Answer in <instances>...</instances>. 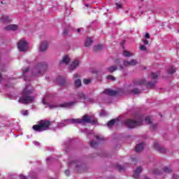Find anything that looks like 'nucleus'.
<instances>
[{
    "mask_svg": "<svg viewBox=\"0 0 179 179\" xmlns=\"http://www.w3.org/2000/svg\"><path fill=\"white\" fill-rule=\"evenodd\" d=\"M68 124H97V120L94 117V115H85L83 116L82 119H69L66 120L64 122L58 124L57 127H55L54 129L57 128H62L63 127H66Z\"/></svg>",
    "mask_w": 179,
    "mask_h": 179,
    "instance_id": "1",
    "label": "nucleus"
},
{
    "mask_svg": "<svg viewBox=\"0 0 179 179\" xmlns=\"http://www.w3.org/2000/svg\"><path fill=\"white\" fill-rule=\"evenodd\" d=\"M34 92V89L31 85H26L24 90L22 92L21 96H20L18 103L21 104H29V103H32L36 100V96H31Z\"/></svg>",
    "mask_w": 179,
    "mask_h": 179,
    "instance_id": "2",
    "label": "nucleus"
},
{
    "mask_svg": "<svg viewBox=\"0 0 179 179\" xmlns=\"http://www.w3.org/2000/svg\"><path fill=\"white\" fill-rule=\"evenodd\" d=\"M143 85H146L148 87H153L155 86V82L145 81V79L135 80L133 83L128 86L127 90L129 93H134V94H139L141 90L138 89V86H142Z\"/></svg>",
    "mask_w": 179,
    "mask_h": 179,
    "instance_id": "3",
    "label": "nucleus"
},
{
    "mask_svg": "<svg viewBox=\"0 0 179 179\" xmlns=\"http://www.w3.org/2000/svg\"><path fill=\"white\" fill-rule=\"evenodd\" d=\"M52 125V123L48 120H41L38 124L33 126L34 131L36 132H43V131H48L50 129V126Z\"/></svg>",
    "mask_w": 179,
    "mask_h": 179,
    "instance_id": "4",
    "label": "nucleus"
},
{
    "mask_svg": "<svg viewBox=\"0 0 179 179\" xmlns=\"http://www.w3.org/2000/svg\"><path fill=\"white\" fill-rule=\"evenodd\" d=\"M142 121H143V119H142V117H139L138 120H134L131 119H127L124 121V124L127 128H129L130 129H134L135 127H139V125H142Z\"/></svg>",
    "mask_w": 179,
    "mask_h": 179,
    "instance_id": "5",
    "label": "nucleus"
},
{
    "mask_svg": "<svg viewBox=\"0 0 179 179\" xmlns=\"http://www.w3.org/2000/svg\"><path fill=\"white\" fill-rule=\"evenodd\" d=\"M45 69H47V65L39 64L37 65V66L32 69V75L33 76H38L40 75H43Z\"/></svg>",
    "mask_w": 179,
    "mask_h": 179,
    "instance_id": "6",
    "label": "nucleus"
},
{
    "mask_svg": "<svg viewBox=\"0 0 179 179\" xmlns=\"http://www.w3.org/2000/svg\"><path fill=\"white\" fill-rule=\"evenodd\" d=\"M75 104H76V101H72L69 102H65L59 105H57V104L48 105V107L49 108H58V107H61L62 108H72V107H73Z\"/></svg>",
    "mask_w": 179,
    "mask_h": 179,
    "instance_id": "7",
    "label": "nucleus"
},
{
    "mask_svg": "<svg viewBox=\"0 0 179 179\" xmlns=\"http://www.w3.org/2000/svg\"><path fill=\"white\" fill-rule=\"evenodd\" d=\"M17 47L19 51L24 52V51H27V49L29 48V44L24 39H21L17 43Z\"/></svg>",
    "mask_w": 179,
    "mask_h": 179,
    "instance_id": "8",
    "label": "nucleus"
},
{
    "mask_svg": "<svg viewBox=\"0 0 179 179\" xmlns=\"http://www.w3.org/2000/svg\"><path fill=\"white\" fill-rule=\"evenodd\" d=\"M123 65L124 66H135V65H138V60L136 59H131L130 61L124 60Z\"/></svg>",
    "mask_w": 179,
    "mask_h": 179,
    "instance_id": "9",
    "label": "nucleus"
},
{
    "mask_svg": "<svg viewBox=\"0 0 179 179\" xmlns=\"http://www.w3.org/2000/svg\"><path fill=\"white\" fill-rule=\"evenodd\" d=\"M154 149H155V150H157L158 152H159V153H166V148L160 146L159 143H154Z\"/></svg>",
    "mask_w": 179,
    "mask_h": 179,
    "instance_id": "10",
    "label": "nucleus"
},
{
    "mask_svg": "<svg viewBox=\"0 0 179 179\" xmlns=\"http://www.w3.org/2000/svg\"><path fill=\"white\" fill-rule=\"evenodd\" d=\"M70 61H71V59H69V56L68 55H66L63 57V59L60 61V65H68Z\"/></svg>",
    "mask_w": 179,
    "mask_h": 179,
    "instance_id": "11",
    "label": "nucleus"
},
{
    "mask_svg": "<svg viewBox=\"0 0 179 179\" xmlns=\"http://www.w3.org/2000/svg\"><path fill=\"white\" fill-rule=\"evenodd\" d=\"M48 48V42L47 41H43L41 42V45L39 47V51H41L42 52L45 51Z\"/></svg>",
    "mask_w": 179,
    "mask_h": 179,
    "instance_id": "12",
    "label": "nucleus"
},
{
    "mask_svg": "<svg viewBox=\"0 0 179 179\" xmlns=\"http://www.w3.org/2000/svg\"><path fill=\"white\" fill-rule=\"evenodd\" d=\"M145 124H150V128H152V129H156V124H152V117H146L145 118Z\"/></svg>",
    "mask_w": 179,
    "mask_h": 179,
    "instance_id": "13",
    "label": "nucleus"
},
{
    "mask_svg": "<svg viewBox=\"0 0 179 179\" xmlns=\"http://www.w3.org/2000/svg\"><path fill=\"white\" fill-rule=\"evenodd\" d=\"M104 94H108V96H115L117 94V91L113 90L111 89H106L103 91Z\"/></svg>",
    "mask_w": 179,
    "mask_h": 179,
    "instance_id": "14",
    "label": "nucleus"
},
{
    "mask_svg": "<svg viewBox=\"0 0 179 179\" xmlns=\"http://www.w3.org/2000/svg\"><path fill=\"white\" fill-rule=\"evenodd\" d=\"M145 148V143H141L140 144H138L135 148V152L136 153H139L143 150V148Z\"/></svg>",
    "mask_w": 179,
    "mask_h": 179,
    "instance_id": "15",
    "label": "nucleus"
},
{
    "mask_svg": "<svg viewBox=\"0 0 179 179\" xmlns=\"http://www.w3.org/2000/svg\"><path fill=\"white\" fill-rule=\"evenodd\" d=\"M80 62L78 60H75L71 63V64L69 66L70 71H73V69H76V68H78L79 66Z\"/></svg>",
    "mask_w": 179,
    "mask_h": 179,
    "instance_id": "16",
    "label": "nucleus"
},
{
    "mask_svg": "<svg viewBox=\"0 0 179 179\" xmlns=\"http://www.w3.org/2000/svg\"><path fill=\"white\" fill-rule=\"evenodd\" d=\"M6 30H13V31L17 30L19 27L16 24H9L5 27Z\"/></svg>",
    "mask_w": 179,
    "mask_h": 179,
    "instance_id": "17",
    "label": "nucleus"
},
{
    "mask_svg": "<svg viewBox=\"0 0 179 179\" xmlns=\"http://www.w3.org/2000/svg\"><path fill=\"white\" fill-rule=\"evenodd\" d=\"M11 20L8 15H3L1 18V23H10Z\"/></svg>",
    "mask_w": 179,
    "mask_h": 179,
    "instance_id": "18",
    "label": "nucleus"
},
{
    "mask_svg": "<svg viewBox=\"0 0 179 179\" xmlns=\"http://www.w3.org/2000/svg\"><path fill=\"white\" fill-rule=\"evenodd\" d=\"M123 57H126L127 58H131V57H134L135 55V53L132 52H129L128 50H123Z\"/></svg>",
    "mask_w": 179,
    "mask_h": 179,
    "instance_id": "19",
    "label": "nucleus"
},
{
    "mask_svg": "<svg viewBox=\"0 0 179 179\" xmlns=\"http://www.w3.org/2000/svg\"><path fill=\"white\" fill-rule=\"evenodd\" d=\"M142 173V167L139 166L134 171V178H139V174Z\"/></svg>",
    "mask_w": 179,
    "mask_h": 179,
    "instance_id": "20",
    "label": "nucleus"
},
{
    "mask_svg": "<svg viewBox=\"0 0 179 179\" xmlns=\"http://www.w3.org/2000/svg\"><path fill=\"white\" fill-rule=\"evenodd\" d=\"M93 44V39L92 38H87L85 42V47H90Z\"/></svg>",
    "mask_w": 179,
    "mask_h": 179,
    "instance_id": "21",
    "label": "nucleus"
},
{
    "mask_svg": "<svg viewBox=\"0 0 179 179\" xmlns=\"http://www.w3.org/2000/svg\"><path fill=\"white\" fill-rule=\"evenodd\" d=\"M80 162L78 161H73L69 163V167H75L76 169H78L79 167Z\"/></svg>",
    "mask_w": 179,
    "mask_h": 179,
    "instance_id": "22",
    "label": "nucleus"
},
{
    "mask_svg": "<svg viewBox=\"0 0 179 179\" xmlns=\"http://www.w3.org/2000/svg\"><path fill=\"white\" fill-rule=\"evenodd\" d=\"M115 71H117V66H112L107 68L108 72L113 73V72H115Z\"/></svg>",
    "mask_w": 179,
    "mask_h": 179,
    "instance_id": "23",
    "label": "nucleus"
},
{
    "mask_svg": "<svg viewBox=\"0 0 179 179\" xmlns=\"http://www.w3.org/2000/svg\"><path fill=\"white\" fill-rule=\"evenodd\" d=\"M115 122H117V120H112L107 123V127H108V128H111Z\"/></svg>",
    "mask_w": 179,
    "mask_h": 179,
    "instance_id": "24",
    "label": "nucleus"
},
{
    "mask_svg": "<svg viewBox=\"0 0 179 179\" xmlns=\"http://www.w3.org/2000/svg\"><path fill=\"white\" fill-rule=\"evenodd\" d=\"M75 86L76 87H80V86H82V81L80 79H78L75 81Z\"/></svg>",
    "mask_w": 179,
    "mask_h": 179,
    "instance_id": "25",
    "label": "nucleus"
},
{
    "mask_svg": "<svg viewBox=\"0 0 179 179\" xmlns=\"http://www.w3.org/2000/svg\"><path fill=\"white\" fill-rule=\"evenodd\" d=\"M168 73H170V74L176 73V69L173 66L170 67L168 69Z\"/></svg>",
    "mask_w": 179,
    "mask_h": 179,
    "instance_id": "26",
    "label": "nucleus"
},
{
    "mask_svg": "<svg viewBox=\"0 0 179 179\" xmlns=\"http://www.w3.org/2000/svg\"><path fill=\"white\" fill-rule=\"evenodd\" d=\"M102 48H103V45L99 44V45L94 46V51H99V50H102Z\"/></svg>",
    "mask_w": 179,
    "mask_h": 179,
    "instance_id": "27",
    "label": "nucleus"
},
{
    "mask_svg": "<svg viewBox=\"0 0 179 179\" xmlns=\"http://www.w3.org/2000/svg\"><path fill=\"white\" fill-rule=\"evenodd\" d=\"M100 117H107V115H108V113L104 110H102L100 113H99Z\"/></svg>",
    "mask_w": 179,
    "mask_h": 179,
    "instance_id": "28",
    "label": "nucleus"
},
{
    "mask_svg": "<svg viewBox=\"0 0 179 179\" xmlns=\"http://www.w3.org/2000/svg\"><path fill=\"white\" fill-rule=\"evenodd\" d=\"M163 171L164 173H171V169L169 167H164Z\"/></svg>",
    "mask_w": 179,
    "mask_h": 179,
    "instance_id": "29",
    "label": "nucleus"
},
{
    "mask_svg": "<svg viewBox=\"0 0 179 179\" xmlns=\"http://www.w3.org/2000/svg\"><path fill=\"white\" fill-rule=\"evenodd\" d=\"M90 82H92V78L84 79V80H83L84 85H89V83H90Z\"/></svg>",
    "mask_w": 179,
    "mask_h": 179,
    "instance_id": "30",
    "label": "nucleus"
},
{
    "mask_svg": "<svg viewBox=\"0 0 179 179\" xmlns=\"http://www.w3.org/2000/svg\"><path fill=\"white\" fill-rule=\"evenodd\" d=\"M97 145H98L97 142H94V141H91L90 142L91 148H96V146H97Z\"/></svg>",
    "mask_w": 179,
    "mask_h": 179,
    "instance_id": "31",
    "label": "nucleus"
},
{
    "mask_svg": "<svg viewBox=\"0 0 179 179\" xmlns=\"http://www.w3.org/2000/svg\"><path fill=\"white\" fill-rule=\"evenodd\" d=\"M107 79L114 81L115 80V77H114V76L109 75L107 76Z\"/></svg>",
    "mask_w": 179,
    "mask_h": 179,
    "instance_id": "32",
    "label": "nucleus"
},
{
    "mask_svg": "<svg viewBox=\"0 0 179 179\" xmlns=\"http://www.w3.org/2000/svg\"><path fill=\"white\" fill-rule=\"evenodd\" d=\"M157 76H158L157 73H151V78L152 79H157Z\"/></svg>",
    "mask_w": 179,
    "mask_h": 179,
    "instance_id": "33",
    "label": "nucleus"
},
{
    "mask_svg": "<svg viewBox=\"0 0 179 179\" xmlns=\"http://www.w3.org/2000/svg\"><path fill=\"white\" fill-rule=\"evenodd\" d=\"M152 173L156 176H159V174H162V172H160L159 169L154 170Z\"/></svg>",
    "mask_w": 179,
    "mask_h": 179,
    "instance_id": "34",
    "label": "nucleus"
},
{
    "mask_svg": "<svg viewBox=\"0 0 179 179\" xmlns=\"http://www.w3.org/2000/svg\"><path fill=\"white\" fill-rule=\"evenodd\" d=\"M79 100H83L85 99V94L83 93H80L78 94Z\"/></svg>",
    "mask_w": 179,
    "mask_h": 179,
    "instance_id": "35",
    "label": "nucleus"
},
{
    "mask_svg": "<svg viewBox=\"0 0 179 179\" xmlns=\"http://www.w3.org/2000/svg\"><path fill=\"white\" fill-rule=\"evenodd\" d=\"M116 8H117V9H122V3H116Z\"/></svg>",
    "mask_w": 179,
    "mask_h": 179,
    "instance_id": "36",
    "label": "nucleus"
},
{
    "mask_svg": "<svg viewBox=\"0 0 179 179\" xmlns=\"http://www.w3.org/2000/svg\"><path fill=\"white\" fill-rule=\"evenodd\" d=\"M21 114H22V115H29V110H22Z\"/></svg>",
    "mask_w": 179,
    "mask_h": 179,
    "instance_id": "37",
    "label": "nucleus"
},
{
    "mask_svg": "<svg viewBox=\"0 0 179 179\" xmlns=\"http://www.w3.org/2000/svg\"><path fill=\"white\" fill-rule=\"evenodd\" d=\"M22 72H23L22 76H24V75H26V73H27V72H29V69L25 68L24 69L22 70Z\"/></svg>",
    "mask_w": 179,
    "mask_h": 179,
    "instance_id": "38",
    "label": "nucleus"
},
{
    "mask_svg": "<svg viewBox=\"0 0 179 179\" xmlns=\"http://www.w3.org/2000/svg\"><path fill=\"white\" fill-rule=\"evenodd\" d=\"M140 50H141V51H146V46H145V45H141V46H140Z\"/></svg>",
    "mask_w": 179,
    "mask_h": 179,
    "instance_id": "39",
    "label": "nucleus"
},
{
    "mask_svg": "<svg viewBox=\"0 0 179 179\" xmlns=\"http://www.w3.org/2000/svg\"><path fill=\"white\" fill-rule=\"evenodd\" d=\"M43 104L45 105L47 104V96H45L42 100Z\"/></svg>",
    "mask_w": 179,
    "mask_h": 179,
    "instance_id": "40",
    "label": "nucleus"
},
{
    "mask_svg": "<svg viewBox=\"0 0 179 179\" xmlns=\"http://www.w3.org/2000/svg\"><path fill=\"white\" fill-rule=\"evenodd\" d=\"M117 169L119 170V171H122V170H124V168L121 166V165H117Z\"/></svg>",
    "mask_w": 179,
    "mask_h": 179,
    "instance_id": "41",
    "label": "nucleus"
},
{
    "mask_svg": "<svg viewBox=\"0 0 179 179\" xmlns=\"http://www.w3.org/2000/svg\"><path fill=\"white\" fill-rule=\"evenodd\" d=\"M96 138L97 141H103V136H96Z\"/></svg>",
    "mask_w": 179,
    "mask_h": 179,
    "instance_id": "42",
    "label": "nucleus"
},
{
    "mask_svg": "<svg viewBox=\"0 0 179 179\" xmlns=\"http://www.w3.org/2000/svg\"><path fill=\"white\" fill-rule=\"evenodd\" d=\"M33 143L35 145V146H39L40 143L38 141H34Z\"/></svg>",
    "mask_w": 179,
    "mask_h": 179,
    "instance_id": "43",
    "label": "nucleus"
},
{
    "mask_svg": "<svg viewBox=\"0 0 179 179\" xmlns=\"http://www.w3.org/2000/svg\"><path fill=\"white\" fill-rule=\"evenodd\" d=\"M145 38H150V35H149V33H146L145 35Z\"/></svg>",
    "mask_w": 179,
    "mask_h": 179,
    "instance_id": "44",
    "label": "nucleus"
},
{
    "mask_svg": "<svg viewBox=\"0 0 179 179\" xmlns=\"http://www.w3.org/2000/svg\"><path fill=\"white\" fill-rule=\"evenodd\" d=\"M143 43H144V44H145V45H149V41L145 40V41H143Z\"/></svg>",
    "mask_w": 179,
    "mask_h": 179,
    "instance_id": "45",
    "label": "nucleus"
},
{
    "mask_svg": "<svg viewBox=\"0 0 179 179\" xmlns=\"http://www.w3.org/2000/svg\"><path fill=\"white\" fill-rule=\"evenodd\" d=\"M60 86H64L65 85V80H62L61 83H59Z\"/></svg>",
    "mask_w": 179,
    "mask_h": 179,
    "instance_id": "46",
    "label": "nucleus"
},
{
    "mask_svg": "<svg viewBox=\"0 0 179 179\" xmlns=\"http://www.w3.org/2000/svg\"><path fill=\"white\" fill-rule=\"evenodd\" d=\"M65 174H66V176H69V174H70L69 170L66 171Z\"/></svg>",
    "mask_w": 179,
    "mask_h": 179,
    "instance_id": "47",
    "label": "nucleus"
},
{
    "mask_svg": "<svg viewBox=\"0 0 179 179\" xmlns=\"http://www.w3.org/2000/svg\"><path fill=\"white\" fill-rule=\"evenodd\" d=\"M173 178L177 179V178H178V176L177 175H173Z\"/></svg>",
    "mask_w": 179,
    "mask_h": 179,
    "instance_id": "48",
    "label": "nucleus"
},
{
    "mask_svg": "<svg viewBox=\"0 0 179 179\" xmlns=\"http://www.w3.org/2000/svg\"><path fill=\"white\" fill-rule=\"evenodd\" d=\"M79 77V75H78V74H74V78L76 79V78H78Z\"/></svg>",
    "mask_w": 179,
    "mask_h": 179,
    "instance_id": "49",
    "label": "nucleus"
},
{
    "mask_svg": "<svg viewBox=\"0 0 179 179\" xmlns=\"http://www.w3.org/2000/svg\"><path fill=\"white\" fill-rule=\"evenodd\" d=\"M1 80H2V74H1V73H0V83H1Z\"/></svg>",
    "mask_w": 179,
    "mask_h": 179,
    "instance_id": "50",
    "label": "nucleus"
},
{
    "mask_svg": "<svg viewBox=\"0 0 179 179\" xmlns=\"http://www.w3.org/2000/svg\"><path fill=\"white\" fill-rule=\"evenodd\" d=\"M85 6H87V8H91V7H92V5L86 4Z\"/></svg>",
    "mask_w": 179,
    "mask_h": 179,
    "instance_id": "51",
    "label": "nucleus"
},
{
    "mask_svg": "<svg viewBox=\"0 0 179 179\" xmlns=\"http://www.w3.org/2000/svg\"><path fill=\"white\" fill-rule=\"evenodd\" d=\"M64 34H68V31H64Z\"/></svg>",
    "mask_w": 179,
    "mask_h": 179,
    "instance_id": "52",
    "label": "nucleus"
},
{
    "mask_svg": "<svg viewBox=\"0 0 179 179\" xmlns=\"http://www.w3.org/2000/svg\"><path fill=\"white\" fill-rule=\"evenodd\" d=\"M78 33H80V29H77Z\"/></svg>",
    "mask_w": 179,
    "mask_h": 179,
    "instance_id": "53",
    "label": "nucleus"
},
{
    "mask_svg": "<svg viewBox=\"0 0 179 179\" xmlns=\"http://www.w3.org/2000/svg\"><path fill=\"white\" fill-rule=\"evenodd\" d=\"M120 63V60H117L116 62H115V64H119Z\"/></svg>",
    "mask_w": 179,
    "mask_h": 179,
    "instance_id": "54",
    "label": "nucleus"
},
{
    "mask_svg": "<svg viewBox=\"0 0 179 179\" xmlns=\"http://www.w3.org/2000/svg\"><path fill=\"white\" fill-rule=\"evenodd\" d=\"M120 68L121 70H122V69H123L122 66H120Z\"/></svg>",
    "mask_w": 179,
    "mask_h": 179,
    "instance_id": "55",
    "label": "nucleus"
},
{
    "mask_svg": "<svg viewBox=\"0 0 179 179\" xmlns=\"http://www.w3.org/2000/svg\"><path fill=\"white\" fill-rule=\"evenodd\" d=\"M24 80H27V79H26V78L25 77H24Z\"/></svg>",
    "mask_w": 179,
    "mask_h": 179,
    "instance_id": "56",
    "label": "nucleus"
},
{
    "mask_svg": "<svg viewBox=\"0 0 179 179\" xmlns=\"http://www.w3.org/2000/svg\"><path fill=\"white\" fill-rule=\"evenodd\" d=\"M88 134H92V132H88Z\"/></svg>",
    "mask_w": 179,
    "mask_h": 179,
    "instance_id": "57",
    "label": "nucleus"
},
{
    "mask_svg": "<svg viewBox=\"0 0 179 179\" xmlns=\"http://www.w3.org/2000/svg\"><path fill=\"white\" fill-rule=\"evenodd\" d=\"M84 132H87V131H85Z\"/></svg>",
    "mask_w": 179,
    "mask_h": 179,
    "instance_id": "58",
    "label": "nucleus"
}]
</instances>
